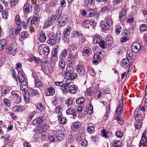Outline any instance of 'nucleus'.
<instances>
[{
    "mask_svg": "<svg viewBox=\"0 0 147 147\" xmlns=\"http://www.w3.org/2000/svg\"><path fill=\"white\" fill-rule=\"evenodd\" d=\"M68 91L72 94L75 93L77 91L76 86L74 85L70 86L68 88Z\"/></svg>",
    "mask_w": 147,
    "mask_h": 147,
    "instance_id": "nucleus-19",
    "label": "nucleus"
},
{
    "mask_svg": "<svg viewBox=\"0 0 147 147\" xmlns=\"http://www.w3.org/2000/svg\"><path fill=\"white\" fill-rule=\"evenodd\" d=\"M28 92L32 97L35 96L36 94H37L38 95H39V93L37 92V90H34L32 88H30Z\"/></svg>",
    "mask_w": 147,
    "mask_h": 147,
    "instance_id": "nucleus-24",
    "label": "nucleus"
},
{
    "mask_svg": "<svg viewBox=\"0 0 147 147\" xmlns=\"http://www.w3.org/2000/svg\"><path fill=\"white\" fill-rule=\"evenodd\" d=\"M111 10V9L108 7H105L102 8L100 12L101 13H105L107 11H109Z\"/></svg>",
    "mask_w": 147,
    "mask_h": 147,
    "instance_id": "nucleus-40",
    "label": "nucleus"
},
{
    "mask_svg": "<svg viewBox=\"0 0 147 147\" xmlns=\"http://www.w3.org/2000/svg\"><path fill=\"white\" fill-rule=\"evenodd\" d=\"M53 36L56 38V39L58 40V42H59L61 36L60 31H57L56 35L55 36L53 35Z\"/></svg>",
    "mask_w": 147,
    "mask_h": 147,
    "instance_id": "nucleus-56",
    "label": "nucleus"
},
{
    "mask_svg": "<svg viewBox=\"0 0 147 147\" xmlns=\"http://www.w3.org/2000/svg\"><path fill=\"white\" fill-rule=\"evenodd\" d=\"M49 139L50 141H52L53 142H58L55 135L54 136H49Z\"/></svg>",
    "mask_w": 147,
    "mask_h": 147,
    "instance_id": "nucleus-44",
    "label": "nucleus"
},
{
    "mask_svg": "<svg viewBox=\"0 0 147 147\" xmlns=\"http://www.w3.org/2000/svg\"><path fill=\"white\" fill-rule=\"evenodd\" d=\"M93 0H85V3L87 4L88 7H90L92 5Z\"/></svg>",
    "mask_w": 147,
    "mask_h": 147,
    "instance_id": "nucleus-49",
    "label": "nucleus"
},
{
    "mask_svg": "<svg viewBox=\"0 0 147 147\" xmlns=\"http://www.w3.org/2000/svg\"><path fill=\"white\" fill-rule=\"evenodd\" d=\"M69 20L68 17L67 15L63 16L61 20L58 21V23L64 24H66V22L68 21Z\"/></svg>",
    "mask_w": 147,
    "mask_h": 147,
    "instance_id": "nucleus-20",
    "label": "nucleus"
},
{
    "mask_svg": "<svg viewBox=\"0 0 147 147\" xmlns=\"http://www.w3.org/2000/svg\"><path fill=\"white\" fill-rule=\"evenodd\" d=\"M38 109L40 111H42L44 109L43 106L41 103H39L37 105Z\"/></svg>",
    "mask_w": 147,
    "mask_h": 147,
    "instance_id": "nucleus-52",
    "label": "nucleus"
},
{
    "mask_svg": "<svg viewBox=\"0 0 147 147\" xmlns=\"http://www.w3.org/2000/svg\"><path fill=\"white\" fill-rule=\"evenodd\" d=\"M126 10L124 9H122L120 13L119 18L120 21L123 22L126 18Z\"/></svg>",
    "mask_w": 147,
    "mask_h": 147,
    "instance_id": "nucleus-12",
    "label": "nucleus"
},
{
    "mask_svg": "<svg viewBox=\"0 0 147 147\" xmlns=\"http://www.w3.org/2000/svg\"><path fill=\"white\" fill-rule=\"evenodd\" d=\"M45 92L47 96L53 95L55 92V90L53 88L49 87L46 90Z\"/></svg>",
    "mask_w": 147,
    "mask_h": 147,
    "instance_id": "nucleus-18",
    "label": "nucleus"
},
{
    "mask_svg": "<svg viewBox=\"0 0 147 147\" xmlns=\"http://www.w3.org/2000/svg\"><path fill=\"white\" fill-rule=\"evenodd\" d=\"M81 126V123L79 122H76L73 123L71 125V128L73 130L77 131Z\"/></svg>",
    "mask_w": 147,
    "mask_h": 147,
    "instance_id": "nucleus-15",
    "label": "nucleus"
},
{
    "mask_svg": "<svg viewBox=\"0 0 147 147\" xmlns=\"http://www.w3.org/2000/svg\"><path fill=\"white\" fill-rule=\"evenodd\" d=\"M6 43V41L5 39H1L0 40V50H2L5 48Z\"/></svg>",
    "mask_w": 147,
    "mask_h": 147,
    "instance_id": "nucleus-23",
    "label": "nucleus"
},
{
    "mask_svg": "<svg viewBox=\"0 0 147 147\" xmlns=\"http://www.w3.org/2000/svg\"><path fill=\"white\" fill-rule=\"evenodd\" d=\"M77 73L80 76H84L85 74V71L84 67L80 65L78 66L76 68Z\"/></svg>",
    "mask_w": 147,
    "mask_h": 147,
    "instance_id": "nucleus-10",
    "label": "nucleus"
},
{
    "mask_svg": "<svg viewBox=\"0 0 147 147\" xmlns=\"http://www.w3.org/2000/svg\"><path fill=\"white\" fill-rule=\"evenodd\" d=\"M79 143L82 147H86L87 145V141L84 139L80 140Z\"/></svg>",
    "mask_w": 147,
    "mask_h": 147,
    "instance_id": "nucleus-38",
    "label": "nucleus"
},
{
    "mask_svg": "<svg viewBox=\"0 0 147 147\" xmlns=\"http://www.w3.org/2000/svg\"><path fill=\"white\" fill-rule=\"evenodd\" d=\"M70 84L67 83H65L61 85V88L62 90H63V88H64V89H66L68 86Z\"/></svg>",
    "mask_w": 147,
    "mask_h": 147,
    "instance_id": "nucleus-51",
    "label": "nucleus"
},
{
    "mask_svg": "<svg viewBox=\"0 0 147 147\" xmlns=\"http://www.w3.org/2000/svg\"><path fill=\"white\" fill-rule=\"evenodd\" d=\"M15 21L18 26H20L21 23L20 21V17L18 15H16L15 17Z\"/></svg>",
    "mask_w": 147,
    "mask_h": 147,
    "instance_id": "nucleus-55",
    "label": "nucleus"
},
{
    "mask_svg": "<svg viewBox=\"0 0 147 147\" xmlns=\"http://www.w3.org/2000/svg\"><path fill=\"white\" fill-rule=\"evenodd\" d=\"M94 130V128L92 126H89L87 128V131L90 134L92 133Z\"/></svg>",
    "mask_w": 147,
    "mask_h": 147,
    "instance_id": "nucleus-61",
    "label": "nucleus"
},
{
    "mask_svg": "<svg viewBox=\"0 0 147 147\" xmlns=\"http://www.w3.org/2000/svg\"><path fill=\"white\" fill-rule=\"evenodd\" d=\"M107 45L106 42L101 40L99 42V45L102 48L104 49L107 47Z\"/></svg>",
    "mask_w": 147,
    "mask_h": 147,
    "instance_id": "nucleus-32",
    "label": "nucleus"
},
{
    "mask_svg": "<svg viewBox=\"0 0 147 147\" xmlns=\"http://www.w3.org/2000/svg\"><path fill=\"white\" fill-rule=\"evenodd\" d=\"M100 41V38L96 36H95L93 38V41L95 44L99 43Z\"/></svg>",
    "mask_w": 147,
    "mask_h": 147,
    "instance_id": "nucleus-63",
    "label": "nucleus"
},
{
    "mask_svg": "<svg viewBox=\"0 0 147 147\" xmlns=\"http://www.w3.org/2000/svg\"><path fill=\"white\" fill-rule=\"evenodd\" d=\"M100 57L98 53H96L94 55L93 61V63H96L100 62Z\"/></svg>",
    "mask_w": 147,
    "mask_h": 147,
    "instance_id": "nucleus-22",
    "label": "nucleus"
},
{
    "mask_svg": "<svg viewBox=\"0 0 147 147\" xmlns=\"http://www.w3.org/2000/svg\"><path fill=\"white\" fill-rule=\"evenodd\" d=\"M11 94L14 98L19 95V92L18 91H13L11 92Z\"/></svg>",
    "mask_w": 147,
    "mask_h": 147,
    "instance_id": "nucleus-62",
    "label": "nucleus"
},
{
    "mask_svg": "<svg viewBox=\"0 0 147 147\" xmlns=\"http://www.w3.org/2000/svg\"><path fill=\"white\" fill-rule=\"evenodd\" d=\"M17 48L13 45H9V47L6 48V51L7 53L14 55L17 51Z\"/></svg>",
    "mask_w": 147,
    "mask_h": 147,
    "instance_id": "nucleus-6",
    "label": "nucleus"
},
{
    "mask_svg": "<svg viewBox=\"0 0 147 147\" xmlns=\"http://www.w3.org/2000/svg\"><path fill=\"white\" fill-rule=\"evenodd\" d=\"M24 93V98L25 101L26 102H29L31 97L32 96L28 92H25Z\"/></svg>",
    "mask_w": 147,
    "mask_h": 147,
    "instance_id": "nucleus-26",
    "label": "nucleus"
},
{
    "mask_svg": "<svg viewBox=\"0 0 147 147\" xmlns=\"http://www.w3.org/2000/svg\"><path fill=\"white\" fill-rule=\"evenodd\" d=\"M67 53V50L65 49L62 51L59 56L60 58L61 59H63L66 57Z\"/></svg>",
    "mask_w": 147,
    "mask_h": 147,
    "instance_id": "nucleus-30",
    "label": "nucleus"
},
{
    "mask_svg": "<svg viewBox=\"0 0 147 147\" xmlns=\"http://www.w3.org/2000/svg\"><path fill=\"white\" fill-rule=\"evenodd\" d=\"M28 36V34L27 33L23 32L21 33L20 34V37L21 38H26Z\"/></svg>",
    "mask_w": 147,
    "mask_h": 147,
    "instance_id": "nucleus-54",
    "label": "nucleus"
},
{
    "mask_svg": "<svg viewBox=\"0 0 147 147\" xmlns=\"http://www.w3.org/2000/svg\"><path fill=\"white\" fill-rule=\"evenodd\" d=\"M34 82L35 86L36 87L40 88L42 87V84L38 79H35Z\"/></svg>",
    "mask_w": 147,
    "mask_h": 147,
    "instance_id": "nucleus-35",
    "label": "nucleus"
},
{
    "mask_svg": "<svg viewBox=\"0 0 147 147\" xmlns=\"http://www.w3.org/2000/svg\"><path fill=\"white\" fill-rule=\"evenodd\" d=\"M14 29L15 30V34L16 35H18L20 33L21 31V26H17Z\"/></svg>",
    "mask_w": 147,
    "mask_h": 147,
    "instance_id": "nucleus-46",
    "label": "nucleus"
},
{
    "mask_svg": "<svg viewBox=\"0 0 147 147\" xmlns=\"http://www.w3.org/2000/svg\"><path fill=\"white\" fill-rule=\"evenodd\" d=\"M28 86L27 84L25 85H21L20 90H22L24 91L25 92H27V91L28 90Z\"/></svg>",
    "mask_w": 147,
    "mask_h": 147,
    "instance_id": "nucleus-48",
    "label": "nucleus"
},
{
    "mask_svg": "<svg viewBox=\"0 0 147 147\" xmlns=\"http://www.w3.org/2000/svg\"><path fill=\"white\" fill-rule=\"evenodd\" d=\"M15 100H16V102L17 103H19L21 102L22 99L21 97L18 95L17 97H15L14 98Z\"/></svg>",
    "mask_w": 147,
    "mask_h": 147,
    "instance_id": "nucleus-64",
    "label": "nucleus"
},
{
    "mask_svg": "<svg viewBox=\"0 0 147 147\" xmlns=\"http://www.w3.org/2000/svg\"><path fill=\"white\" fill-rule=\"evenodd\" d=\"M46 68L48 69L45 71V73H52L53 72V67L50 64H49L47 66H46Z\"/></svg>",
    "mask_w": 147,
    "mask_h": 147,
    "instance_id": "nucleus-29",
    "label": "nucleus"
},
{
    "mask_svg": "<svg viewBox=\"0 0 147 147\" xmlns=\"http://www.w3.org/2000/svg\"><path fill=\"white\" fill-rule=\"evenodd\" d=\"M45 46V45H41L39 47V49L40 50H42L43 54L47 55L50 52L49 49V47Z\"/></svg>",
    "mask_w": 147,
    "mask_h": 147,
    "instance_id": "nucleus-8",
    "label": "nucleus"
},
{
    "mask_svg": "<svg viewBox=\"0 0 147 147\" xmlns=\"http://www.w3.org/2000/svg\"><path fill=\"white\" fill-rule=\"evenodd\" d=\"M32 17H31L29 18L28 20H27L26 22V24L27 27H30V26L32 25Z\"/></svg>",
    "mask_w": 147,
    "mask_h": 147,
    "instance_id": "nucleus-58",
    "label": "nucleus"
},
{
    "mask_svg": "<svg viewBox=\"0 0 147 147\" xmlns=\"http://www.w3.org/2000/svg\"><path fill=\"white\" fill-rule=\"evenodd\" d=\"M121 62L122 63V65L124 67H126L128 66L130 64V61L129 59L126 58L122 59Z\"/></svg>",
    "mask_w": 147,
    "mask_h": 147,
    "instance_id": "nucleus-21",
    "label": "nucleus"
},
{
    "mask_svg": "<svg viewBox=\"0 0 147 147\" xmlns=\"http://www.w3.org/2000/svg\"><path fill=\"white\" fill-rule=\"evenodd\" d=\"M141 46L138 42H134L131 45V49L132 51L135 53L138 52L140 49Z\"/></svg>",
    "mask_w": 147,
    "mask_h": 147,
    "instance_id": "nucleus-9",
    "label": "nucleus"
},
{
    "mask_svg": "<svg viewBox=\"0 0 147 147\" xmlns=\"http://www.w3.org/2000/svg\"><path fill=\"white\" fill-rule=\"evenodd\" d=\"M87 12L89 16L91 17H94L97 14V12L96 10L92 9H88Z\"/></svg>",
    "mask_w": 147,
    "mask_h": 147,
    "instance_id": "nucleus-16",
    "label": "nucleus"
},
{
    "mask_svg": "<svg viewBox=\"0 0 147 147\" xmlns=\"http://www.w3.org/2000/svg\"><path fill=\"white\" fill-rule=\"evenodd\" d=\"M74 101L73 98L72 97H71L66 100L65 102L67 105L70 106L72 104Z\"/></svg>",
    "mask_w": 147,
    "mask_h": 147,
    "instance_id": "nucleus-36",
    "label": "nucleus"
},
{
    "mask_svg": "<svg viewBox=\"0 0 147 147\" xmlns=\"http://www.w3.org/2000/svg\"><path fill=\"white\" fill-rule=\"evenodd\" d=\"M46 119V117L45 116H41L37 118L39 124L41 123L43 121H44Z\"/></svg>",
    "mask_w": 147,
    "mask_h": 147,
    "instance_id": "nucleus-57",
    "label": "nucleus"
},
{
    "mask_svg": "<svg viewBox=\"0 0 147 147\" xmlns=\"http://www.w3.org/2000/svg\"><path fill=\"white\" fill-rule=\"evenodd\" d=\"M112 143L114 147H119L121 146V142L119 141L113 140L112 142Z\"/></svg>",
    "mask_w": 147,
    "mask_h": 147,
    "instance_id": "nucleus-31",
    "label": "nucleus"
},
{
    "mask_svg": "<svg viewBox=\"0 0 147 147\" xmlns=\"http://www.w3.org/2000/svg\"><path fill=\"white\" fill-rule=\"evenodd\" d=\"M140 29L141 31L144 32L147 30V26L145 24H143L140 26Z\"/></svg>",
    "mask_w": 147,
    "mask_h": 147,
    "instance_id": "nucleus-42",
    "label": "nucleus"
},
{
    "mask_svg": "<svg viewBox=\"0 0 147 147\" xmlns=\"http://www.w3.org/2000/svg\"><path fill=\"white\" fill-rule=\"evenodd\" d=\"M90 49L89 48H84L83 49V54L86 56H87L90 54Z\"/></svg>",
    "mask_w": 147,
    "mask_h": 147,
    "instance_id": "nucleus-34",
    "label": "nucleus"
},
{
    "mask_svg": "<svg viewBox=\"0 0 147 147\" xmlns=\"http://www.w3.org/2000/svg\"><path fill=\"white\" fill-rule=\"evenodd\" d=\"M113 23V20L111 16L101 22V27L103 30H107L111 27Z\"/></svg>",
    "mask_w": 147,
    "mask_h": 147,
    "instance_id": "nucleus-2",
    "label": "nucleus"
},
{
    "mask_svg": "<svg viewBox=\"0 0 147 147\" xmlns=\"http://www.w3.org/2000/svg\"><path fill=\"white\" fill-rule=\"evenodd\" d=\"M123 103L122 99L119 102V105L117 108L116 110V112L117 114H121L123 112Z\"/></svg>",
    "mask_w": 147,
    "mask_h": 147,
    "instance_id": "nucleus-11",
    "label": "nucleus"
},
{
    "mask_svg": "<svg viewBox=\"0 0 147 147\" xmlns=\"http://www.w3.org/2000/svg\"><path fill=\"white\" fill-rule=\"evenodd\" d=\"M23 11L24 14L26 15L31 12L29 4L26 3L24 5L23 8Z\"/></svg>",
    "mask_w": 147,
    "mask_h": 147,
    "instance_id": "nucleus-14",
    "label": "nucleus"
},
{
    "mask_svg": "<svg viewBox=\"0 0 147 147\" xmlns=\"http://www.w3.org/2000/svg\"><path fill=\"white\" fill-rule=\"evenodd\" d=\"M66 113L68 115H72L73 119H74L77 116L76 113L73 109H67L66 111Z\"/></svg>",
    "mask_w": 147,
    "mask_h": 147,
    "instance_id": "nucleus-17",
    "label": "nucleus"
},
{
    "mask_svg": "<svg viewBox=\"0 0 147 147\" xmlns=\"http://www.w3.org/2000/svg\"><path fill=\"white\" fill-rule=\"evenodd\" d=\"M13 110L15 111L20 112L22 111V108L21 106H15L13 107Z\"/></svg>",
    "mask_w": 147,
    "mask_h": 147,
    "instance_id": "nucleus-41",
    "label": "nucleus"
},
{
    "mask_svg": "<svg viewBox=\"0 0 147 147\" xmlns=\"http://www.w3.org/2000/svg\"><path fill=\"white\" fill-rule=\"evenodd\" d=\"M147 132L144 131L139 143L140 147H147Z\"/></svg>",
    "mask_w": 147,
    "mask_h": 147,
    "instance_id": "nucleus-4",
    "label": "nucleus"
},
{
    "mask_svg": "<svg viewBox=\"0 0 147 147\" xmlns=\"http://www.w3.org/2000/svg\"><path fill=\"white\" fill-rule=\"evenodd\" d=\"M89 20H85L82 22V25L83 27L86 28L88 27V25L89 24Z\"/></svg>",
    "mask_w": 147,
    "mask_h": 147,
    "instance_id": "nucleus-45",
    "label": "nucleus"
},
{
    "mask_svg": "<svg viewBox=\"0 0 147 147\" xmlns=\"http://www.w3.org/2000/svg\"><path fill=\"white\" fill-rule=\"evenodd\" d=\"M59 66L60 70H63L65 68V63L64 61H60L59 64Z\"/></svg>",
    "mask_w": 147,
    "mask_h": 147,
    "instance_id": "nucleus-37",
    "label": "nucleus"
},
{
    "mask_svg": "<svg viewBox=\"0 0 147 147\" xmlns=\"http://www.w3.org/2000/svg\"><path fill=\"white\" fill-rule=\"evenodd\" d=\"M73 67L69 65H68L66 69V71H62V74L63 76L68 77L70 79L74 80L77 77V75L75 73L72 72Z\"/></svg>",
    "mask_w": 147,
    "mask_h": 147,
    "instance_id": "nucleus-1",
    "label": "nucleus"
},
{
    "mask_svg": "<svg viewBox=\"0 0 147 147\" xmlns=\"http://www.w3.org/2000/svg\"><path fill=\"white\" fill-rule=\"evenodd\" d=\"M100 135L98 133L97 134L95 135L92 137V138L94 141L96 142L98 140Z\"/></svg>",
    "mask_w": 147,
    "mask_h": 147,
    "instance_id": "nucleus-60",
    "label": "nucleus"
},
{
    "mask_svg": "<svg viewBox=\"0 0 147 147\" xmlns=\"http://www.w3.org/2000/svg\"><path fill=\"white\" fill-rule=\"evenodd\" d=\"M56 38L53 36H51L50 38V39L47 41V43L49 45H55L57 41Z\"/></svg>",
    "mask_w": 147,
    "mask_h": 147,
    "instance_id": "nucleus-13",
    "label": "nucleus"
},
{
    "mask_svg": "<svg viewBox=\"0 0 147 147\" xmlns=\"http://www.w3.org/2000/svg\"><path fill=\"white\" fill-rule=\"evenodd\" d=\"M19 79L20 82H21L22 81L24 80L25 79L24 77L23 74L20 71H18V78Z\"/></svg>",
    "mask_w": 147,
    "mask_h": 147,
    "instance_id": "nucleus-33",
    "label": "nucleus"
},
{
    "mask_svg": "<svg viewBox=\"0 0 147 147\" xmlns=\"http://www.w3.org/2000/svg\"><path fill=\"white\" fill-rule=\"evenodd\" d=\"M63 9L61 8H59L58 10V11H56V13L57 14L55 15H51L50 17V20L51 21H54L57 20H57H58L60 17L61 15V13Z\"/></svg>",
    "mask_w": 147,
    "mask_h": 147,
    "instance_id": "nucleus-5",
    "label": "nucleus"
},
{
    "mask_svg": "<svg viewBox=\"0 0 147 147\" xmlns=\"http://www.w3.org/2000/svg\"><path fill=\"white\" fill-rule=\"evenodd\" d=\"M14 30H15L14 29H12L11 30L10 32L9 36L11 38H14L16 35L15 34V31Z\"/></svg>",
    "mask_w": 147,
    "mask_h": 147,
    "instance_id": "nucleus-50",
    "label": "nucleus"
},
{
    "mask_svg": "<svg viewBox=\"0 0 147 147\" xmlns=\"http://www.w3.org/2000/svg\"><path fill=\"white\" fill-rule=\"evenodd\" d=\"M52 22L51 20H48L47 21L45 22V24L43 26V28H47L52 24Z\"/></svg>",
    "mask_w": 147,
    "mask_h": 147,
    "instance_id": "nucleus-47",
    "label": "nucleus"
},
{
    "mask_svg": "<svg viewBox=\"0 0 147 147\" xmlns=\"http://www.w3.org/2000/svg\"><path fill=\"white\" fill-rule=\"evenodd\" d=\"M8 12L7 10H5L3 11L2 13L3 18L5 19H7L8 16Z\"/></svg>",
    "mask_w": 147,
    "mask_h": 147,
    "instance_id": "nucleus-43",
    "label": "nucleus"
},
{
    "mask_svg": "<svg viewBox=\"0 0 147 147\" xmlns=\"http://www.w3.org/2000/svg\"><path fill=\"white\" fill-rule=\"evenodd\" d=\"M10 70L11 71V73L12 74V76L13 77V78L15 80H16V81H18V78L16 76V73L15 71L14 70V69L12 67H11V68Z\"/></svg>",
    "mask_w": 147,
    "mask_h": 147,
    "instance_id": "nucleus-39",
    "label": "nucleus"
},
{
    "mask_svg": "<svg viewBox=\"0 0 147 147\" xmlns=\"http://www.w3.org/2000/svg\"><path fill=\"white\" fill-rule=\"evenodd\" d=\"M46 36L44 32H41L40 33V37L39 39L42 42H44L46 40Z\"/></svg>",
    "mask_w": 147,
    "mask_h": 147,
    "instance_id": "nucleus-25",
    "label": "nucleus"
},
{
    "mask_svg": "<svg viewBox=\"0 0 147 147\" xmlns=\"http://www.w3.org/2000/svg\"><path fill=\"white\" fill-rule=\"evenodd\" d=\"M84 101V98L83 97H81L76 100V103L78 105H81L83 104Z\"/></svg>",
    "mask_w": 147,
    "mask_h": 147,
    "instance_id": "nucleus-53",
    "label": "nucleus"
},
{
    "mask_svg": "<svg viewBox=\"0 0 147 147\" xmlns=\"http://www.w3.org/2000/svg\"><path fill=\"white\" fill-rule=\"evenodd\" d=\"M9 92V89L6 87H4L2 88L1 90V94L3 96H5L6 94Z\"/></svg>",
    "mask_w": 147,
    "mask_h": 147,
    "instance_id": "nucleus-27",
    "label": "nucleus"
},
{
    "mask_svg": "<svg viewBox=\"0 0 147 147\" xmlns=\"http://www.w3.org/2000/svg\"><path fill=\"white\" fill-rule=\"evenodd\" d=\"M71 31V29L69 28L66 29L63 32L64 38H66L70 34Z\"/></svg>",
    "mask_w": 147,
    "mask_h": 147,
    "instance_id": "nucleus-28",
    "label": "nucleus"
},
{
    "mask_svg": "<svg viewBox=\"0 0 147 147\" xmlns=\"http://www.w3.org/2000/svg\"><path fill=\"white\" fill-rule=\"evenodd\" d=\"M55 136L58 141L62 140L65 137L64 132L61 130L57 131L56 132Z\"/></svg>",
    "mask_w": 147,
    "mask_h": 147,
    "instance_id": "nucleus-7",
    "label": "nucleus"
},
{
    "mask_svg": "<svg viewBox=\"0 0 147 147\" xmlns=\"http://www.w3.org/2000/svg\"><path fill=\"white\" fill-rule=\"evenodd\" d=\"M142 117L140 115L137 114L136 115L135 117V119L137 121L140 122L142 119Z\"/></svg>",
    "mask_w": 147,
    "mask_h": 147,
    "instance_id": "nucleus-59",
    "label": "nucleus"
},
{
    "mask_svg": "<svg viewBox=\"0 0 147 147\" xmlns=\"http://www.w3.org/2000/svg\"><path fill=\"white\" fill-rule=\"evenodd\" d=\"M76 50V49L75 46L73 45L70 46L68 49L69 53L68 57L71 59L75 60L78 57Z\"/></svg>",
    "mask_w": 147,
    "mask_h": 147,
    "instance_id": "nucleus-3",
    "label": "nucleus"
}]
</instances>
